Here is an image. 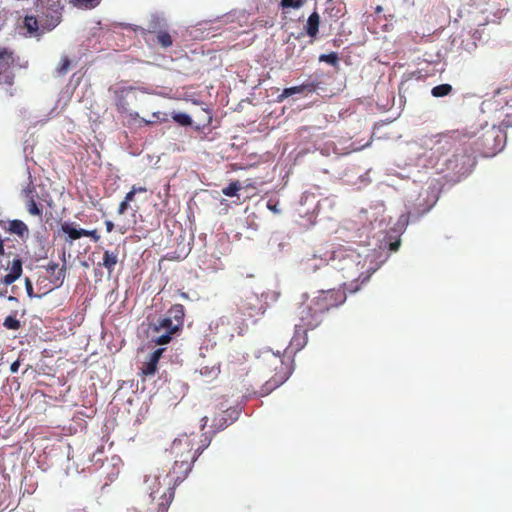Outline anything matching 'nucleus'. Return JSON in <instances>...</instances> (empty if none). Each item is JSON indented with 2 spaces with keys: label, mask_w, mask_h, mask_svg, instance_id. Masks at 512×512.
<instances>
[{
  "label": "nucleus",
  "mask_w": 512,
  "mask_h": 512,
  "mask_svg": "<svg viewBox=\"0 0 512 512\" xmlns=\"http://www.w3.org/2000/svg\"><path fill=\"white\" fill-rule=\"evenodd\" d=\"M316 258L308 259L307 269L316 271L322 270L324 277H334L335 282L343 286L351 293H355L360 286L366 283L376 268L367 266V258L353 249L340 248L333 253L332 265L322 262V267L313 262Z\"/></svg>",
  "instance_id": "obj_1"
},
{
  "label": "nucleus",
  "mask_w": 512,
  "mask_h": 512,
  "mask_svg": "<svg viewBox=\"0 0 512 512\" xmlns=\"http://www.w3.org/2000/svg\"><path fill=\"white\" fill-rule=\"evenodd\" d=\"M8 231L12 234L19 236L20 238H25L29 234L28 226L21 220L15 219L9 222Z\"/></svg>",
  "instance_id": "obj_18"
},
{
  "label": "nucleus",
  "mask_w": 512,
  "mask_h": 512,
  "mask_svg": "<svg viewBox=\"0 0 512 512\" xmlns=\"http://www.w3.org/2000/svg\"><path fill=\"white\" fill-rule=\"evenodd\" d=\"M157 42L160 44L163 48H168L172 46L173 39L169 32L167 31H159L157 34Z\"/></svg>",
  "instance_id": "obj_24"
},
{
  "label": "nucleus",
  "mask_w": 512,
  "mask_h": 512,
  "mask_svg": "<svg viewBox=\"0 0 512 512\" xmlns=\"http://www.w3.org/2000/svg\"><path fill=\"white\" fill-rule=\"evenodd\" d=\"M230 423L231 422H228L224 413L215 417L213 420V426L216 428V430H222V429L226 428Z\"/></svg>",
  "instance_id": "obj_31"
},
{
  "label": "nucleus",
  "mask_w": 512,
  "mask_h": 512,
  "mask_svg": "<svg viewBox=\"0 0 512 512\" xmlns=\"http://www.w3.org/2000/svg\"><path fill=\"white\" fill-rule=\"evenodd\" d=\"M25 27L29 32H36L38 30V21L33 16H27L25 18Z\"/></svg>",
  "instance_id": "obj_33"
},
{
  "label": "nucleus",
  "mask_w": 512,
  "mask_h": 512,
  "mask_svg": "<svg viewBox=\"0 0 512 512\" xmlns=\"http://www.w3.org/2000/svg\"><path fill=\"white\" fill-rule=\"evenodd\" d=\"M128 208H129V203H128V202H126V201L123 199V201H121V202H120V204H119V207H118L117 213H118L119 215H123V214H125V212L128 210Z\"/></svg>",
  "instance_id": "obj_38"
},
{
  "label": "nucleus",
  "mask_w": 512,
  "mask_h": 512,
  "mask_svg": "<svg viewBox=\"0 0 512 512\" xmlns=\"http://www.w3.org/2000/svg\"><path fill=\"white\" fill-rule=\"evenodd\" d=\"M346 298L345 289L329 288L320 290L318 295L311 299V303L315 306V309L326 316L331 309L341 306Z\"/></svg>",
  "instance_id": "obj_6"
},
{
  "label": "nucleus",
  "mask_w": 512,
  "mask_h": 512,
  "mask_svg": "<svg viewBox=\"0 0 512 512\" xmlns=\"http://www.w3.org/2000/svg\"><path fill=\"white\" fill-rule=\"evenodd\" d=\"M9 274L13 275L15 278H19L22 274V261L19 258L13 260Z\"/></svg>",
  "instance_id": "obj_28"
},
{
  "label": "nucleus",
  "mask_w": 512,
  "mask_h": 512,
  "mask_svg": "<svg viewBox=\"0 0 512 512\" xmlns=\"http://www.w3.org/2000/svg\"><path fill=\"white\" fill-rule=\"evenodd\" d=\"M319 61L326 62V63L334 66L338 63L339 57L336 52H331L329 54H321L319 56Z\"/></svg>",
  "instance_id": "obj_29"
},
{
  "label": "nucleus",
  "mask_w": 512,
  "mask_h": 512,
  "mask_svg": "<svg viewBox=\"0 0 512 512\" xmlns=\"http://www.w3.org/2000/svg\"><path fill=\"white\" fill-rule=\"evenodd\" d=\"M0 253L3 254L4 253V246L2 243H0Z\"/></svg>",
  "instance_id": "obj_48"
},
{
  "label": "nucleus",
  "mask_w": 512,
  "mask_h": 512,
  "mask_svg": "<svg viewBox=\"0 0 512 512\" xmlns=\"http://www.w3.org/2000/svg\"><path fill=\"white\" fill-rule=\"evenodd\" d=\"M105 226H106V231L108 233L112 232L113 229H114V223L112 221H110V220H106L105 221Z\"/></svg>",
  "instance_id": "obj_41"
},
{
  "label": "nucleus",
  "mask_w": 512,
  "mask_h": 512,
  "mask_svg": "<svg viewBox=\"0 0 512 512\" xmlns=\"http://www.w3.org/2000/svg\"><path fill=\"white\" fill-rule=\"evenodd\" d=\"M77 8L92 9L99 5L100 0H69Z\"/></svg>",
  "instance_id": "obj_23"
},
{
  "label": "nucleus",
  "mask_w": 512,
  "mask_h": 512,
  "mask_svg": "<svg viewBox=\"0 0 512 512\" xmlns=\"http://www.w3.org/2000/svg\"><path fill=\"white\" fill-rule=\"evenodd\" d=\"M304 4V0H281L280 5L282 8L298 9Z\"/></svg>",
  "instance_id": "obj_32"
},
{
  "label": "nucleus",
  "mask_w": 512,
  "mask_h": 512,
  "mask_svg": "<svg viewBox=\"0 0 512 512\" xmlns=\"http://www.w3.org/2000/svg\"><path fill=\"white\" fill-rule=\"evenodd\" d=\"M134 90H135V88L132 86L120 87V88L113 89V94L115 97V105H116V109L118 112H120V113L128 112L129 103L127 101V97ZM110 91H112V89H110Z\"/></svg>",
  "instance_id": "obj_11"
},
{
  "label": "nucleus",
  "mask_w": 512,
  "mask_h": 512,
  "mask_svg": "<svg viewBox=\"0 0 512 512\" xmlns=\"http://www.w3.org/2000/svg\"><path fill=\"white\" fill-rule=\"evenodd\" d=\"M452 92V86L450 84H440L432 88L431 94L434 97H444Z\"/></svg>",
  "instance_id": "obj_22"
},
{
  "label": "nucleus",
  "mask_w": 512,
  "mask_h": 512,
  "mask_svg": "<svg viewBox=\"0 0 512 512\" xmlns=\"http://www.w3.org/2000/svg\"><path fill=\"white\" fill-rule=\"evenodd\" d=\"M399 246H400V241H399V240H397V241H394V242H391V243H390V245H389V249H390L391 251H397V250H398V248H399Z\"/></svg>",
  "instance_id": "obj_42"
},
{
  "label": "nucleus",
  "mask_w": 512,
  "mask_h": 512,
  "mask_svg": "<svg viewBox=\"0 0 512 512\" xmlns=\"http://www.w3.org/2000/svg\"><path fill=\"white\" fill-rule=\"evenodd\" d=\"M158 363L155 360L148 358L141 367V373L143 376H153L157 372Z\"/></svg>",
  "instance_id": "obj_21"
},
{
  "label": "nucleus",
  "mask_w": 512,
  "mask_h": 512,
  "mask_svg": "<svg viewBox=\"0 0 512 512\" xmlns=\"http://www.w3.org/2000/svg\"><path fill=\"white\" fill-rule=\"evenodd\" d=\"M119 262V250H104L102 261L98 263L99 267H103L107 270L110 276L114 271L117 263Z\"/></svg>",
  "instance_id": "obj_12"
},
{
  "label": "nucleus",
  "mask_w": 512,
  "mask_h": 512,
  "mask_svg": "<svg viewBox=\"0 0 512 512\" xmlns=\"http://www.w3.org/2000/svg\"><path fill=\"white\" fill-rule=\"evenodd\" d=\"M209 444L210 440L204 434L183 433L173 440L169 453L174 459L195 462Z\"/></svg>",
  "instance_id": "obj_3"
},
{
  "label": "nucleus",
  "mask_w": 512,
  "mask_h": 512,
  "mask_svg": "<svg viewBox=\"0 0 512 512\" xmlns=\"http://www.w3.org/2000/svg\"><path fill=\"white\" fill-rule=\"evenodd\" d=\"M194 462L183 459H174V464L166 476L168 487L161 494L157 512H167L174 498V490L177 485L183 482L192 470Z\"/></svg>",
  "instance_id": "obj_4"
},
{
  "label": "nucleus",
  "mask_w": 512,
  "mask_h": 512,
  "mask_svg": "<svg viewBox=\"0 0 512 512\" xmlns=\"http://www.w3.org/2000/svg\"><path fill=\"white\" fill-rule=\"evenodd\" d=\"M472 154V151L465 146L455 148L452 158L446 161L447 168L461 172L466 166L471 164L473 160Z\"/></svg>",
  "instance_id": "obj_10"
},
{
  "label": "nucleus",
  "mask_w": 512,
  "mask_h": 512,
  "mask_svg": "<svg viewBox=\"0 0 512 512\" xmlns=\"http://www.w3.org/2000/svg\"><path fill=\"white\" fill-rule=\"evenodd\" d=\"M319 24L320 16L316 11H314L308 17L307 23L305 25L307 35H309L312 38L316 37L319 32Z\"/></svg>",
  "instance_id": "obj_15"
},
{
  "label": "nucleus",
  "mask_w": 512,
  "mask_h": 512,
  "mask_svg": "<svg viewBox=\"0 0 512 512\" xmlns=\"http://www.w3.org/2000/svg\"><path fill=\"white\" fill-rule=\"evenodd\" d=\"M202 421V425H201V428L204 429L205 426L207 425V422H208V418L205 416L201 419Z\"/></svg>",
  "instance_id": "obj_46"
},
{
  "label": "nucleus",
  "mask_w": 512,
  "mask_h": 512,
  "mask_svg": "<svg viewBox=\"0 0 512 512\" xmlns=\"http://www.w3.org/2000/svg\"><path fill=\"white\" fill-rule=\"evenodd\" d=\"M267 208L272 211L273 213L275 214H279L280 213V209L278 208V203L277 202H274L272 200H269L267 202Z\"/></svg>",
  "instance_id": "obj_37"
},
{
  "label": "nucleus",
  "mask_w": 512,
  "mask_h": 512,
  "mask_svg": "<svg viewBox=\"0 0 512 512\" xmlns=\"http://www.w3.org/2000/svg\"><path fill=\"white\" fill-rule=\"evenodd\" d=\"M314 89H315V86L312 83L285 88L282 91V93L279 96V98H280V100H283V99L288 98V97H290V96H292L294 94L302 93L305 90H308L309 92H311V91H314Z\"/></svg>",
  "instance_id": "obj_19"
},
{
  "label": "nucleus",
  "mask_w": 512,
  "mask_h": 512,
  "mask_svg": "<svg viewBox=\"0 0 512 512\" xmlns=\"http://www.w3.org/2000/svg\"><path fill=\"white\" fill-rule=\"evenodd\" d=\"M307 331L304 330L303 327H300V324L295 325V333L291 339V345H293L297 350L302 349L307 343Z\"/></svg>",
  "instance_id": "obj_14"
},
{
  "label": "nucleus",
  "mask_w": 512,
  "mask_h": 512,
  "mask_svg": "<svg viewBox=\"0 0 512 512\" xmlns=\"http://www.w3.org/2000/svg\"><path fill=\"white\" fill-rule=\"evenodd\" d=\"M185 309L182 304H174L166 315L150 324V343L154 345H166L175 335H178L184 326Z\"/></svg>",
  "instance_id": "obj_2"
},
{
  "label": "nucleus",
  "mask_w": 512,
  "mask_h": 512,
  "mask_svg": "<svg viewBox=\"0 0 512 512\" xmlns=\"http://www.w3.org/2000/svg\"><path fill=\"white\" fill-rule=\"evenodd\" d=\"M199 374L204 382L209 383L216 379L220 374V365L214 364L212 366H203L199 369Z\"/></svg>",
  "instance_id": "obj_16"
},
{
  "label": "nucleus",
  "mask_w": 512,
  "mask_h": 512,
  "mask_svg": "<svg viewBox=\"0 0 512 512\" xmlns=\"http://www.w3.org/2000/svg\"><path fill=\"white\" fill-rule=\"evenodd\" d=\"M46 273L50 277V282L54 285V287H59L62 285L65 277V267H59L58 263L51 262L46 267Z\"/></svg>",
  "instance_id": "obj_13"
},
{
  "label": "nucleus",
  "mask_w": 512,
  "mask_h": 512,
  "mask_svg": "<svg viewBox=\"0 0 512 512\" xmlns=\"http://www.w3.org/2000/svg\"><path fill=\"white\" fill-rule=\"evenodd\" d=\"M70 60L67 56L62 57L60 65L57 67V73L59 75H65L70 67Z\"/></svg>",
  "instance_id": "obj_34"
},
{
  "label": "nucleus",
  "mask_w": 512,
  "mask_h": 512,
  "mask_svg": "<svg viewBox=\"0 0 512 512\" xmlns=\"http://www.w3.org/2000/svg\"><path fill=\"white\" fill-rule=\"evenodd\" d=\"M17 280V278H15L13 275L11 274H6L3 279H2V283L6 286L8 285H11L12 283H14L15 281Z\"/></svg>",
  "instance_id": "obj_39"
},
{
  "label": "nucleus",
  "mask_w": 512,
  "mask_h": 512,
  "mask_svg": "<svg viewBox=\"0 0 512 512\" xmlns=\"http://www.w3.org/2000/svg\"><path fill=\"white\" fill-rule=\"evenodd\" d=\"M325 318L326 316L318 311V309H315L311 301L307 305L302 306L299 312V324L304 330H313L319 327Z\"/></svg>",
  "instance_id": "obj_8"
},
{
  "label": "nucleus",
  "mask_w": 512,
  "mask_h": 512,
  "mask_svg": "<svg viewBox=\"0 0 512 512\" xmlns=\"http://www.w3.org/2000/svg\"><path fill=\"white\" fill-rule=\"evenodd\" d=\"M61 230L68 235L71 241L80 239L83 237V229H76L71 223L65 222L61 225Z\"/></svg>",
  "instance_id": "obj_20"
},
{
  "label": "nucleus",
  "mask_w": 512,
  "mask_h": 512,
  "mask_svg": "<svg viewBox=\"0 0 512 512\" xmlns=\"http://www.w3.org/2000/svg\"><path fill=\"white\" fill-rule=\"evenodd\" d=\"M25 288H26V292H27L28 296L33 297L34 296L33 286H32V282L29 278L25 279Z\"/></svg>",
  "instance_id": "obj_40"
},
{
  "label": "nucleus",
  "mask_w": 512,
  "mask_h": 512,
  "mask_svg": "<svg viewBox=\"0 0 512 512\" xmlns=\"http://www.w3.org/2000/svg\"><path fill=\"white\" fill-rule=\"evenodd\" d=\"M159 116H160L159 112H154L152 114V117L154 118V120H147V126L154 124L159 119Z\"/></svg>",
  "instance_id": "obj_43"
},
{
  "label": "nucleus",
  "mask_w": 512,
  "mask_h": 512,
  "mask_svg": "<svg viewBox=\"0 0 512 512\" xmlns=\"http://www.w3.org/2000/svg\"><path fill=\"white\" fill-rule=\"evenodd\" d=\"M8 300L13 301V300H16V298H15V297H13V296H10V297L8 298Z\"/></svg>",
  "instance_id": "obj_49"
},
{
  "label": "nucleus",
  "mask_w": 512,
  "mask_h": 512,
  "mask_svg": "<svg viewBox=\"0 0 512 512\" xmlns=\"http://www.w3.org/2000/svg\"><path fill=\"white\" fill-rule=\"evenodd\" d=\"M19 366H20L19 361H15V362H13V363L11 364V366H10V371H11L12 373H16V372L18 371V369H19Z\"/></svg>",
  "instance_id": "obj_44"
},
{
  "label": "nucleus",
  "mask_w": 512,
  "mask_h": 512,
  "mask_svg": "<svg viewBox=\"0 0 512 512\" xmlns=\"http://www.w3.org/2000/svg\"><path fill=\"white\" fill-rule=\"evenodd\" d=\"M173 120L182 126H189L192 124V119L185 113H177L172 116Z\"/></svg>",
  "instance_id": "obj_30"
},
{
  "label": "nucleus",
  "mask_w": 512,
  "mask_h": 512,
  "mask_svg": "<svg viewBox=\"0 0 512 512\" xmlns=\"http://www.w3.org/2000/svg\"><path fill=\"white\" fill-rule=\"evenodd\" d=\"M263 360L266 362V365L270 370L275 371V374L271 379L265 383L266 391H271L288 379L290 371L279 354H275L271 351H265L263 352Z\"/></svg>",
  "instance_id": "obj_5"
},
{
  "label": "nucleus",
  "mask_w": 512,
  "mask_h": 512,
  "mask_svg": "<svg viewBox=\"0 0 512 512\" xmlns=\"http://www.w3.org/2000/svg\"><path fill=\"white\" fill-rule=\"evenodd\" d=\"M33 192L34 189H29L26 193V209L30 215L42 218V209L38 206L36 200L34 199Z\"/></svg>",
  "instance_id": "obj_17"
},
{
  "label": "nucleus",
  "mask_w": 512,
  "mask_h": 512,
  "mask_svg": "<svg viewBox=\"0 0 512 512\" xmlns=\"http://www.w3.org/2000/svg\"><path fill=\"white\" fill-rule=\"evenodd\" d=\"M129 117L133 120H139L140 119V116L137 112H130L129 113Z\"/></svg>",
  "instance_id": "obj_45"
},
{
  "label": "nucleus",
  "mask_w": 512,
  "mask_h": 512,
  "mask_svg": "<svg viewBox=\"0 0 512 512\" xmlns=\"http://www.w3.org/2000/svg\"><path fill=\"white\" fill-rule=\"evenodd\" d=\"M83 237H90L94 242H98L100 239V235L98 234L97 230H86L83 229Z\"/></svg>",
  "instance_id": "obj_35"
},
{
  "label": "nucleus",
  "mask_w": 512,
  "mask_h": 512,
  "mask_svg": "<svg viewBox=\"0 0 512 512\" xmlns=\"http://www.w3.org/2000/svg\"><path fill=\"white\" fill-rule=\"evenodd\" d=\"M239 310L248 317L264 315L267 310V303L263 302L255 293H248L239 303Z\"/></svg>",
  "instance_id": "obj_9"
},
{
  "label": "nucleus",
  "mask_w": 512,
  "mask_h": 512,
  "mask_svg": "<svg viewBox=\"0 0 512 512\" xmlns=\"http://www.w3.org/2000/svg\"><path fill=\"white\" fill-rule=\"evenodd\" d=\"M3 326L9 330H18L21 324L15 316L9 315L4 319Z\"/></svg>",
  "instance_id": "obj_26"
},
{
  "label": "nucleus",
  "mask_w": 512,
  "mask_h": 512,
  "mask_svg": "<svg viewBox=\"0 0 512 512\" xmlns=\"http://www.w3.org/2000/svg\"><path fill=\"white\" fill-rule=\"evenodd\" d=\"M139 121H140V124H141V125H145V126H147V120H146L145 118H141V117H140Z\"/></svg>",
  "instance_id": "obj_47"
},
{
  "label": "nucleus",
  "mask_w": 512,
  "mask_h": 512,
  "mask_svg": "<svg viewBox=\"0 0 512 512\" xmlns=\"http://www.w3.org/2000/svg\"><path fill=\"white\" fill-rule=\"evenodd\" d=\"M147 192V188L144 186H136L133 185L131 190L125 195L124 200L128 203L134 200V197L137 193H145Z\"/></svg>",
  "instance_id": "obj_27"
},
{
  "label": "nucleus",
  "mask_w": 512,
  "mask_h": 512,
  "mask_svg": "<svg viewBox=\"0 0 512 512\" xmlns=\"http://www.w3.org/2000/svg\"><path fill=\"white\" fill-rule=\"evenodd\" d=\"M164 351H165V348H157L149 355V358L152 360H155V362L159 363V360Z\"/></svg>",
  "instance_id": "obj_36"
},
{
  "label": "nucleus",
  "mask_w": 512,
  "mask_h": 512,
  "mask_svg": "<svg viewBox=\"0 0 512 512\" xmlns=\"http://www.w3.org/2000/svg\"><path fill=\"white\" fill-rule=\"evenodd\" d=\"M241 189V184L238 181L231 182L227 187L222 189V193L227 197H233Z\"/></svg>",
  "instance_id": "obj_25"
},
{
  "label": "nucleus",
  "mask_w": 512,
  "mask_h": 512,
  "mask_svg": "<svg viewBox=\"0 0 512 512\" xmlns=\"http://www.w3.org/2000/svg\"><path fill=\"white\" fill-rule=\"evenodd\" d=\"M18 56L8 47H0V87L10 90L14 85V68L18 66Z\"/></svg>",
  "instance_id": "obj_7"
},
{
  "label": "nucleus",
  "mask_w": 512,
  "mask_h": 512,
  "mask_svg": "<svg viewBox=\"0 0 512 512\" xmlns=\"http://www.w3.org/2000/svg\"><path fill=\"white\" fill-rule=\"evenodd\" d=\"M181 295L183 296V298H187L188 297L186 293H182Z\"/></svg>",
  "instance_id": "obj_50"
}]
</instances>
